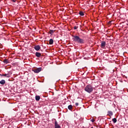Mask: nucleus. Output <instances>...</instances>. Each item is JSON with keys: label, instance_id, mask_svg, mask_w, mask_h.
I'll list each match as a JSON object with an SVG mask.
<instances>
[{"label": "nucleus", "instance_id": "nucleus-18", "mask_svg": "<svg viewBox=\"0 0 128 128\" xmlns=\"http://www.w3.org/2000/svg\"><path fill=\"white\" fill-rule=\"evenodd\" d=\"M108 26H111V24H112V21L111 20H109V22H108Z\"/></svg>", "mask_w": 128, "mask_h": 128}, {"label": "nucleus", "instance_id": "nucleus-19", "mask_svg": "<svg viewBox=\"0 0 128 128\" xmlns=\"http://www.w3.org/2000/svg\"><path fill=\"white\" fill-rule=\"evenodd\" d=\"M74 30H77V28H78V26H74Z\"/></svg>", "mask_w": 128, "mask_h": 128}, {"label": "nucleus", "instance_id": "nucleus-9", "mask_svg": "<svg viewBox=\"0 0 128 128\" xmlns=\"http://www.w3.org/2000/svg\"><path fill=\"white\" fill-rule=\"evenodd\" d=\"M3 62L4 64H8V62H10V60L6 58H4V60H3Z\"/></svg>", "mask_w": 128, "mask_h": 128}, {"label": "nucleus", "instance_id": "nucleus-11", "mask_svg": "<svg viewBox=\"0 0 128 128\" xmlns=\"http://www.w3.org/2000/svg\"><path fill=\"white\" fill-rule=\"evenodd\" d=\"M2 76H6L7 78H10V74H4Z\"/></svg>", "mask_w": 128, "mask_h": 128}, {"label": "nucleus", "instance_id": "nucleus-14", "mask_svg": "<svg viewBox=\"0 0 128 128\" xmlns=\"http://www.w3.org/2000/svg\"><path fill=\"white\" fill-rule=\"evenodd\" d=\"M0 84H6V80H1V81H0Z\"/></svg>", "mask_w": 128, "mask_h": 128}, {"label": "nucleus", "instance_id": "nucleus-12", "mask_svg": "<svg viewBox=\"0 0 128 128\" xmlns=\"http://www.w3.org/2000/svg\"><path fill=\"white\" fill-rule=\"evenodd\" d=\"M55 30H49V34H53Z\"/></svg>", "mask_w": 128, "mask_h": 128}, {"label": "nucleus", "instance_id": "nucleus-17", "mask_svg": "<svg viewBox=\"0 0 128 128\" xmlns=\"http://www.w3.org/2000/svg\"><path fill=\"white\" fill-rule=\"evenodd\" d=\"M112 121H113L114 123H116L117 122V120H116V118H114V119H112Z\"/></svg>", "mask_w": 128, "mask_h": 128}, {"label": "nucleus", "instance_id": "nucleus-6", "mask_svg": "<svg viewBox=\"0 0 128 128\" xmlns=\"http://www.w3.org/2000/svg\"><path fill=\"white\" fill-rule=\"evenodd\" d=\"M55 128H61L59 124H58L57 121H55Z\"/></svg>", "mask_w": 128, "mask_h": 128}, {"label": "nucleus", "instance_id": "nucleus-2", "mask_svg": "<svg viewBox=\"0 0 128 128\" xmlns=\"http://www.w3.org/2000/svg\"><path fill=\"white\" fill-rule=\"evenodd\" d=\"M94 87H92V85H87L84 90L86 92H89V94H90V92H92L94 90Z\"/></svg>", "mask_w": 128, "mask_h": 128}, {"label": "nucleus", "instance_id": "nucleus-20", "mask_svg": "<svg viewBox=\"0 0 128 128\" xmlns=\"http://www.w3.org/2000/svg\"><path fill=\"white\" fill-rule=\"evenodd\" d=\"M79 104L78 103H76V106H78Z\"/></svg>", "mask_w": 128, "mask_h": 128}, {"label": "nucleus", "instance_id": "nucleus-8", "mask_svg": "<svg viewBox=\"0 0 128 128\" xmlns=\"http://www.w3.org/2000/svg\"><path fill=\"white\" fill-rule=\"evenodd\" d=\"M108 115L110 116H112L113 112L112 111H108Z\"/></svg>", "mask_w": 128, "mask_h": 128}, {"label": "nucleus", "instance_id": "nucleus-13", "mask_svg": "<svg viewBox=\"0 0 128 128\" xmlns=\"http://www.w3.org/2000/svg\"><path fill=\"white\" fill-rule=\"evenodd\" d=\"M40 99V96H36V101H39Z\"/></svg>", "mask_w": 128, "mask_h": 128}, {"label": "nucleus", "instance_id": "nucleus-10", "mask_svg": "<svg viewBox=\"0 0 128 128\" xmlns=\"http://www.w3.org/2000/svg\"><path fill=\"white\" fill-rule=\"evenodd\" d=\"M54 44V40L52 38H50L49 40V44Z\"/></svg>", "mask_w": 128, "mask_h": 128}, {"label": "nucleus", "instance_id": "nucleus-15", "mask_svg": "<svg viewBox=\"0 0 128 128\" xmlns=\"http://www.w3.org/2000/svg\"><path fill=\"white\" fill-rule=\"evenodd\" d=\"M68 110H72V105H69L68 106Z\"/></svg>", "mask_w": 128, "mask_h": 128}, {"label": "nucleus", "instance_id": "nucleus-3", "mask_svg": "<svg viewBox=\"0 0 128 128\" xmlns=\"http://www.w3.org/2000/svg\"><path fill=\"white\" fill-rule=\"evenodd\" d=\"M42 70V68H33L32 70L34 72L38 73L41 72Z\"/></svg>", "mask_w": 128, "mask_h": 128}, {"label": "nucleus", "instance_id": "nucleus-22", "mask_svg": "<svg viewBox=\"0 0 128 128\" xmlns=\"http://www.w3.org/2000/svg\"><path fill=\"white\" fill-rule=\"evenodd\" d=\"M91 128H94V127H92Z\"/></svg>", "mask_w": 128, "mask_h": 128}, {"label": "nucleus", "instance_id": "nucleus-4", "mask_svg": "<svg viewBox=\"0 0 128 128\" xmlns=\"http://www.w3.org/2000/svg\"><path fill=\"white\" fill-rule=\"evenodd\" d=\"M106 46V42L102 40L101 42V48H104Z\"/></svg>", "mask_w": 128, "mask_h": 128}, {"label": "nucleus", "instance_id": "nucleus-1", "mask_svg": "<svg viewBox=\"0 0 128 128\" xmlns=\"http://www.w3.org/2000/svg\"><path fill=\"white\" fill-rule=\"evenodd\" d=\"M72 40L74 42L78 44H84V40L83 38H81L80 36L76 35H72Z\"/></svg>", "mask_w": 128, "mask_h": 128}, {"label": "nucleus", "instance_id": "nucleus-7", "mask_svg": "<svg viewBox=\"0 0 128 128\" xmlns=\"http://www.w3.org/2000/svg\"><path fill=\"white\" fill-rule=\"evenodd\" d=\"M36 56H38V58H40L42 56L40 52H36Z\"/></svg>", "mask_w": 128, "mask_h": 128}, {"label": "nucleus", "instance_id": "nucleus-16", "mask_svg": "<svg viewBox=\"0 0 128 128\" xmlns=\"http://www.w3.org/2000/svg\"><path fill=\"white\" fill-rule=\"evenodd\" d=\"M79 14H80V16H84V14L83 12H80Z\"/></svg>", "mask_w": 128, "mask_h": 128}, {"label": "nucleus", "instance_id": "nucleus-5", "mask_svg": "<svg viewBox=\"0 0 128 128\" xmlns=\"http://www.w3.org/2000/svg\"><path fill=\"white\" fill-rule=\"evenodd\" d=\"M40 46L39 44L36 45V46H34V48L36 50H39L40 49Z\"/></svg>", "mask_w": 128, "mask_h": 128}, {"label": "nucleus", "instance_id": "nucleus-21", "mask_svg": "<svg viewBox=\"0 0 128 128\" xmlns=\"http://www.w3.org/2000/svg\"><path fill=\"white\" fill-rule=\"evenodd\" d=\"M91 122H94V119H92V120H91Z\"/></svg>", "mask_w": 128, "mask_h": 128}]
</instances>
